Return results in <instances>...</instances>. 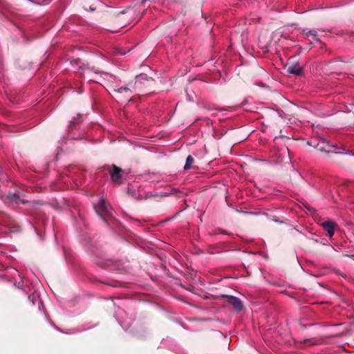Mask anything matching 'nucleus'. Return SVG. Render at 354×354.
<instances>
[{
  "instance_id": "obj_11",
  "label": "nucleus",
  "mask_w": 354,
  "mask_h": 354,
  "mask_svg": "<svg viewBox=\"0 0 354 354\" xmlns=\"http://www.w3.org/2000/svg\"><path fill=\"white\" fill-rule=\"evenodd\" d=\"M306 34L307 36H309V35L316 36L317 32L315 30H310Z\"/></svg>"
},
{
  "instance_id": "obj_6",
  "label": "nucleus",
  "mask_w": 354,
  "mask_h": 354,
  "mask_svg": "<svg viewBox=\"0 0 354 354\" xmlns=\"http://www.w3.org/2000/svg\"><path fill=\"white\" fill-rule=\"evenodd\" d=\"M114 91L119 93H122L123 92L127 93V98H130L132 95V91L127 86H121V87L115 86L114 88Z\"/></svg>"
},
{
  "instance_id": "obj_7",
  "label": "nucleus",
  "mask_w": 354,
  "mask_h": 354,
  "mask_svg": "<svg viewBox=\"0 0 354 354\" xmlns=\"http://www.w3.org/2000/svg\"><path fill=\"white\" fill-rule=\"evenodd\" d=\"M149 78L147 75L145 74H140L139 75L136 76V82H135V86L136 88H138L140 85L144 82V81H148Z\"/></svg>"
},
{
  "instance_id": "obj_14",
  "label": "nucleus",
  "mask_w": 354,
  "mask_h": 354,
  "mask_svg": "<svg viewBox=\"0 0 354 354\" xmlns=\"http://www.w3.org/2000/svg\"><path fill=\"white\" fill-rule=\"evenodd\" d=\"M88 81H92V82H97V80H92V79L88 80Z\"/></svg>"
},
{
  "instance_id": "obj_12",
  "label": "nucleus",
  "mask_w": 354,
  "mask_h": 354,
  "mask_svg": "<svg viewBox=\"0 0 354 354\" xmlns=\"http://www.w3.org/2000/svg\"><path fill=\"white\" fill-rule=\"evenodd\" d=\"M28 299L32 301V304H35L36 296L34 294L32 295H29Z\"/></svg>"
},
{
  "instance_id": "obj_9",
  "label": "nucleus",
  "mask_w": 354,
  "mask_h": 354,
  "mask_svg": "<svg viewBox=\"0 0 354 354\" xmlns=\"http://www.w3.org/2000/svg\"><path fill=\"white\" fill-rule=\"evenodd\" d=\"M337 147L334 145H328L327 148H325V149L320 148L319 149L320 151H324L327 153H333V152L337 153Z\"/></svg>"
},
{
  "instance_id": "obj_8",
  "label": "nucleus",
  "mask_w": 354,
  "mask_h": 354,
  "mask_svg": "<svg viewBox=\"0 0 354 354\" xmlns=\"http://www.w3.org/2000/svg\"><path fill=\"white\" fill-rule=\"evenodd\" d=\"M194 158L190 155L188 156L186 159V162L184 166V169L185 170L190 169L192 168V164L194 163Z\"/></svg>"
},
{
  "instance_id": "obj_16",
  "label": "nucleus",
  "mask_w": 354,
  "mask_h": 354,
  "mask_svg": "<svg viewBox=\"0 0 354 354\" xmlns=\"http://www.w3.org/2000/svg\"><path fill=\"white\" fill-rule=\"evenodd\" d=\"M74 122H75V120H71V124L72 123H74Z\"/></svg>"
},
{
  "instance_id": "obj_10",
  "label": "nucleus",
  "mask_w": 354,
  "mask_h": 354,
  "mask_svg": "<svg viewBox=\"0 0 354 354\" xmlns=\"http://www.w3.org/2000/svg\"><path fill=\"white\" fill-rule=\"evenodd\" d=\"M135 12L136 10H134L133 9H128L126 12H122V15H124V18L129 19L131 18L133 16H134Z\"/></svg>"
},
{
  "instance_id": "obj_1",
  "label": "nucleus",
  "mask_w": 354,
  "mask_h": 354,
  "mask_svg": "<svg viewBox=\"0 0 354 354\" xmlns=\"http://www.w3.org/2000/svg\"><path fill=\"white\" fill-rule=\"evenodd\" d=\"M95 209L103 219H104V216H111L112 214V209L106 205L104 198H100Z\"/></svg>"
},
{
  "instance_id": "obj_5",
  "label": "nucleus",
  "mask_w": 354,
  "mask_h": 354,
  "mask_svg": "<svg viewBox=\"0 0 354 354\" xmlns=\"http://www.w3.org/2000/svg\"><path fill=\"white\" fill-rule=\"evenodd\" d=\"M287 71L290 74L300 75L302 73V68L298 62H295L288 68Z\"/></svg>"
},
{
  "instance_id": "obj_2",
  "label": "nucleus",
  "mask_w": 354,
  "mask_h": 354,
  "mask_svg": "<svg viewBox=\"0 0 354 354\" xmlns=\"http://www.w3.org/2000/svg\"><path fill=\"white\" fill-rule=\"evenodd\" d=\"M111 178L114 183L120 184L122 180V169L115 165L110 167L109 169Z\"/></svg>"
},
{
  "instance_id": "obj_15",
  "label": "nucleus",
  "mask_w": 354,
  "mask_h": 354,
  "mask_svg": "<svg viewBox=\"0 0 354 354\" xmlns=\"http://www.w3.org/2000/svg\"><path fill=\"white\" fill-rule=\"evenodd\" d=\"M142 15H140V16H137V17H136V18H138V19H140L141 18V17H142Z\"/></svg>"
},
{
  "instance_id": "obj_4",
  "label": "nucleus",
  "mask_w": 354,
  "mask_h": 354,
  "mask_svg": "<svg viewBox=\"0 0 354 354\" xmlns=\"http://www.w3.org/2000/svg\"><path fill=\"white\" fill-rule=\"evenodd\" d=\"M228 302L236 311H240L243 308V304L241 299L234 296H227Z\"/></svg>"
},
{
  "instance_id": "obj_3",
  "label": "nucleus",
  "mask_w": 354,
  "mask_h": 354,
  "mask_svg": "<svg viewBox=\"0 0 354 354\" xmlns=\"http://www.w3.org/2000/svg\"><path fill=\"white\" fill-rule=\"evenodd\" d=\"M321 226L326 231L327 235L330 237L334 235L335 230L337 227V224L330 219L321 223Z\"/></svg>"
},
{
  "instance_id": "obj_13",
  "label": "nucleus",
  "mask_w": 354,
  "mask_h": 354,
  "mask_svg": "<svg viewBox=\"0 0 354 354\" xmlns=\"http://www.w3.org/2000/svg\"><path fill=\"white\" fill-rule=\"evenodd\" d=\"M89 8H90V10H95V8H93V7H92V6H91L89 7Z\"/></svg>"
}]
</instances>
